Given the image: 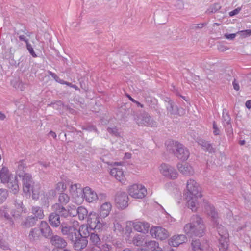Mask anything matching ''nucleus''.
<instances>
[{"mask_svg":"<svg viewBox=\"0 0 251 251\" xmlns=\"http://www.w3.org/2000/svg\"><path fill=\"white\" fill-rule=\"evenodd\" d=\"M20 177L22 178L24 192L25 193H29L31 191L33 193V197H34L36 194V192L33 188V182L31 175L27 174Z\"/></svg>","mask_w":251,"mask_h":251,"instance_id":"obj_13","label":"nucleus"},{"mask_svg":"<svg viewBox=\"0 0 251 251\" xmlns=\"http://www.w3.org/2000/svg\"><path fill=\"white\" fill-rule=\"evenodd\" d=\"M159 171L163 176L169 179L175 180L178 176L176 169L168 164L162 163L159 167Z\"/></svg>","mask_w":251,"mask_h":251,"instance_id":"obj_5","label":"nucleus"},{"mask_svg":"<svg viewBox=\"0 0 251 251\" xmlns=\"http://www.w3.org/2000/svg\"><path fill=\"white\" fill-rule=\"evenodd\" d=\"M87 223L89 226V228L92 230H99L101 229L103 226L102 223L100 221V217L95 212H91L89 214Z\"/></svg>","mask_w":251,"mask_h":251,"instance_id":"obj_12","label":"nucleus"},{"mask_svg":"<svg viewBox=\"0 0 251 251\" xmlns=\"http://www.w3.org/2000/svg\"><path fill=\"white\" fill-rule=\"evenodd\" d=\"M228 234L226 232L223 236L221 235V250L223 249L224 251L226 250L228 248Z\"/></svg>","mask_w":251,"mask_h":251,"instance_id":"obj_36","label":"nucleus"},{"mask_svg":"<svg viewBox=\"0 0 251 251\" xmlns=\"http://www.w3.org/2000/svg\"><path fill=\"white\" fill-rule=\"evenodd\" d=\"M240 10H241L240 8H237L234 9V10L230 11L229 13V14L230 16H233L234 15L238 14L239 13V12L240 11Z\"/></svg>","mask_w":251,"mask_h":251,"instance_id":"obj_60","label":"nucleus"},{"mask_svg":"<svg viewBox=\"0 0 251 251\" xmlns=\"http://www.w3.org/2000/svg\"><path fill=\"white\" fill-rule=\"evenodd\" d=\"M77 215L80 220H83L88 216V211L84 207L79 206L77 208Z\"/></svg>","mask_w":251,"mask_h":251,"instance_id":"obj_37","label":"nucleus"},{"mask_svg":"<svg viewBox=\"0 0 251 251\" xmlns=\"http://www.w3.org/2000/svg\"><path fill=\"white\" fill-rule=\"evenodd\" d=\"M18 211H15L14 209L7 204L0 207V217L13 223L12 218L14 219L19 218Z\"/></svg>","mask_w":251,"mask_h":251,"instance_id":"obj_7","label":"nucleus"},{"mask_svg":"<svg viewBox=\"0 0 251 251\" xmlns=\"http://www.w3.org/2000/svg\"><path fill=\"white\" fill-rule=\"evenodd\" d=\"M48 74L51 76L56 82L59 83H61V82H62L63 80L62 79H61L59 76L55 73L52 72L51 71H48Z\"/></svg>","mask_w":251,"mask_h":251,"instance_id":"obj_53","label":"nucleus"},{"mask_svg":"<svg viewBox=\"0 0 251 251\" xmlns=\"http://www.w3.org/2000/svg\"><path fill=\"white\" fill-rule=\"evenodd\" d=\"M40 237V232L37 228H33L30 230L28 239L31 242H34L39 240Z\"/></svg>","mask_w":251,"mask_h":251,"instance_id":"obj_30","label":"nucleus"},{"mask_svg":"<svg viewBox=\"0 0 251 251\" xmlns=\"http://www.w3.org/2000/svg\"><path fill=\"white\" fill-rule=\"evenodd\" d=\"M237 33L241 37L246 38L251 35V29L240 31Z\"/></svg>","mask_w":251,"mask_h":251,"instance_id":"obj_51","label":"nucleus"},{"mask_svg":"<svg viewBox=\"0 0 251 251\" xmlns=\"http://www.w3.org/2000/svg\"><path fill=\"white\" fill-rule=\"evenodd\" d=\"M143 246L152 251H154V250L158 248H159L158 246V243L154 240H146L144 242Z\"/></svg>","mask_w":251,"mask_h":251,"instance_id":"obj_35","label":"nucleus"},{"mask_svg":"<svg viewBox=\"0 0 251 251\" xmlns=\"http://www.w3.org/2000/svg\"><path fill=\"white\" fill-rule=\"evenodd\" d=\"M203 205L204 212L208 216L211 224L214 227H218L219 225V214L215 210L213 205L209 203L206 201H203Z\"/></svg>","mask_w":251,"mask_h":251,"instance_id":"obj_4","label":"nucleus"},{"mask_svg":"<svg viewBox=\"0 0 251 251\" xmlns=\"http://www.w3.org/2000/svg\"><path fill=\"white\" fill-rule=\"evenodd\" d=\"M68 210V216L74 217L77 215V208L76 209L74 205L70 206Z\"/></svg>","mask_w":251,"mask_h":251,"instance_id":"obj_48","label":"nucleus"},{"mask_svg":"<svg viewBox=\"0 0 251 251\" xmlns=\"http://www.w3.org/2000/svg\"><path fill=\"white\" fill-rule=\"evenodd\" d=\"M128 193L134 198L142 199L146 196L147 190L142 185L134 184L129 187Z\"/></svg>","mask_w":251,"mask_h":251,"instance_id":"obj_9","label":"nucleus"},{"mask_svg":"<svg viewBox=\"0 0 251 251\" xmlns=\"http://www.w3.org/2000/svg\"><path fill=\"white\" fill-rule=\"evenodd\" d=\"M26 45L27 50H28L30 54L32 55V56L34 58L37 57V55L34 51L32 45L29 42L27 43Z\"/></svg>","mask_w":251,"mask_h":251,"instance_id":"obj_54","label":"nucleus"},{"mask_svg":"<svg viewBox=\"0 0 251 251\" xmlns=\"http://www.w3.org/2000/svg\"><path fill=\"white\" fill-rule=\"evenodd\" d=\"M187 238L183 234L173 236L169 240V244L174 247H177L179 245L186 242Z\"/></svg>","mask_w":251,"mask_h":251,"instance_id":"obj_19","label":"nucleus"},{"mask_svg":"<svg viewBox=\"0 0 251 251\" xmlns=\"http://www.w3.org/2000/svg\"><path fill=\"white\" fill-rule=\"evenodd\" d=\"M185 199L188 207L196 211L200 206V201L202 197L201 188L194 179H189L186 184Z\"/></svg>","mask_w":251,"mask_h":251,"instance_id":"obj_1","label":"nucleus"},{"mask_svg":"<svg viewBox=\"0 0 251 251\" xmlns=\"http://www.w3.org/2000/svg\"><path fill=\"white\" fill-rule=\"evenodd\" d=\"M8 191L7 189L0 188V205L4 202L8 197Z\"/></svg>","mask_w":251,"mask_h":251,"instance_id":"obj_42","label":"nucleus"},{"mask_svg":"<svg viewBox=\"0 0 251 251\" xmlns=\"http://www.w3.org/2000/svg\"><path fill=\"white\" fill-rule=\"evenodd\" d=\"M79 225V222L73 219L70 220L69 224L63 223L60 226L61 232L69 240H73L78 236L77 227Z\"/></svg>","mask_w":251,"mask_h":251,"instance_id":"obj_3","label":"nucleus"},{"mask_svg":"<svg viewBox=\"0 0 251 251\" xmlns=\"http://www.w3.org/2000/svg\"><path fill=\"white\" fill-rule=\"evenodd\" d=\"M73 243L75 250L79 251L84 249L88 244V240L84 237L76 236V238L71 240Z\"/></svg>","mask_w":251,"mask_h":251,"instance_id":"obj_16","label":"nucleus"},{"mask_svg":"<svg viewBox=\"0 0 251 251\" xmlns=\"http://www.w3.org/2000/svg\"><path fill=\"white\" fill-rule=\"evenodd\" d=\"M245 105L248 109L251 108V100L247 101L246 102Z\"/></svg>","mask_w":251,"mask_h":251,"instance_id":"obj_64","label":"nucleus"},{"mask_svg":"<svg viewBox=\"0 0 251 251\" xmlns=\"http://www.w3.org/2000/svg\"><path fill=\"white\" fill-rule=\"evenodd\" d=\"M112 205L111 203L109 202H105L103 203L100 209V216L102 218H105L107 217L110 211L111 210Z\"/></svg>","mask_w":251,"mask_h":251,"instance_id":"obj_27","label":"nucleus"},{"mask_svg":"<svg viewBox=\"0 0 251 251\" xmlns=\"http://www.w3.org/2000/svg\"><path fill=\"white\" fill-rule=\"evenodd\" d=\"M52 251H71L70 249L67 248H60V249H54Z\"/></svg>","mask_w":251,"mask_h":251,"instance_id":"obj_63","label":"nucleus"},{"mask_svg":"<svg viewBox=\"0 0 251 251\" xmlns=\"http://www.w3.org/2000/svg\"><path fill=\"white\" fill-rule=\"evenodd\" d=\"M236 36V34L232 33V34H225L224 36L228 40H233L234 39Z\"/></svg>","mask_w":251,"mask_h":251,"instance_id":"obj_59","label":"nucleus"},{"mask_svg":"<svg viewBox=\"0 0 251 251\" xmlns=\"http://www.w3.org/2000/svg\"><path fill=\"white\" fill-rule=\"evenodd\" d=\"M83 189L79 183L71 184L69 187L70 194L76 202H81L83 201Z\"/></svg>","mask_w":251,"mask_h":251,"instance_id":"obj_8","label":"nucleus"},{"mask_svg":"<svg viewBox=\"0 0 251 251\" xmlns=\"http://www.w3.org/2000/svg\"><path fill=\"white\" fill-rule=\"evenodd\" d=\"M90 235L89 229L87 225H82L78 230V236L85 238L86 239Z\"/></svg>","mask_w":251,"mask_h":251,"instance_id":"obj_31","label":"nucleus"},{"mask_svg":"<svg viewBox=\"0 0 251 251\" xmlns=\"http://www.w3.org/2000/svg\"><path fill=\"white\" fill-rule=\"evenodd\" d=\"M66 189V187L64 183L62 182H58L56 184V189L57 190L64 191Z\"/></svg>","mask_w":251,"mask_h":251,"instance_id":"obj_55","label":"nucleus"},{"mask_svg":"<svg viewBox=\"0 0 251 251\" xmlns=\"http://www.w3.org/2000/svg\"><path fill=\"white\" fill-rule=\"evenodd\" d=\"M49 222L53 227H57L60 225L59 215L55 213H50L49 216Z\"/></svg>","mask_w":251,"mask_h":251,"instance_id":"obj_26","label":"nucleus"},{"mask_svg":"<svg viewBox=\"0 0 251 251\" xmlns=\"http://www.w3.org/2000/svg\"><path fill=\"white\" fill-rule=\"evenodd\" d=\"M220 9V4L219 3H215L211 5L206 11L207 14L214 13L218 11Z\"/></svg>","mask_w":251,"mask_h":251,"instance_id":"obj_46","label":"nucleus"},{"mask_svg":"<svg viewBox=\"0 0 251 251\" xmlns=\"http://www.w3.org/2000/svg\"><path fill=\"white\" fill-rule=\"evenodd\" d=\"M233 87L234 90L236 91H239L240 89V86L239 84L236 81V80L234 79V80L233 81L232 83Z\"/></svg>","mask_w":251,"mask_h":251,"instance_id":"obj_62","label":"nucleus"},{"mask_svg":"<svg viewBox=\"0 0 251 251\" xmlns=\"http://www.w3.org/2000/svg\"><path fill=\"white\" fill-rule=\"evenodd\" d=\"M84 199L89 202H92L98 199V196L90 188L86 187L83 188V200Z\"/></svg>","mask_w":251,"mask_h":251,"instance_id":"obj_15","label":"nucleus"},{"mask_svg":"<svg viewBox=\"0 0 251 251\" xmlns=\"http://www.w3.org/2000/svg\"><path fill=\"white\" fill-rule=\"evenodd\" d=\"M174 147V150H176L175 152V154L179 159L182 160L188 159L190 155V152L186 147L178 142L175 143Z\"/></svg>","mask_w":251,"mask_h":251,"instance_id":"obj_10","label":"nucleus"},{"mask_svg":"<svg viewBox=\"0 0 251 251\" xmlns=\"http://www.w3.org/2000/svg\"><path fill=\"white\" fill-rule=\"evenodd\" d=\"M0 247L3 250H6L9 249L8 244L4 241L0 239Z\"/></svg>","mask_w":251,"mask_h":251,"instance_id":"obj_57","label":"nucleus"},{"mask_svg":"<svg viewBox=\"0 0 251 251\" xmlns=\"http://www.w3.org/2000/svg\"><path fill=\"white\" fill-rule=\"evenodd\" d=\"M222 73L221 75L223 76V78H225L226 80L229 81L232 74V71L230 67H226L222 69Z\"/></svg>","mask_w":251,"mask_h":251,"instance_id":"obj_39","label":"nucleus"},{"mask_svg":"<svg viewBox=\"0 0 251 251\" xmlns=\"http://www.w3.org/2000/svg\"><path fill=\"white\" fill-rule=\"evenodd\" d=\"M108 132L112 136L117 137H120V133L119 132L118 129L116 127H108L107 129Z\"/></svg>","mask_w":251,"mask_h":251,"instance_id":"obj_44","label":"nucleus"},{"mask_svg":"<svg viewBox=\"0 0 251 251\" xmlns=\"http://www.w3.org/2000/svg\"><path fill=\"white\" fill-rule=\"evenodd\" d=\"M165 105L167 110H173L174 108V102L169 98H167V100H165Z\"/></svg>","mask_w":251,"mask_h":251,"instance_id":"obj_49","label":"nucleus"},{"mask_svg":"<svg viewBox=\"0 0 251 251\" xmlns=\"http://www.w3.org/2000/svg\"><path fill=\"white\" fill-rule=\"evenodd\" d=\"M150 224L146 221H135L133 223V227L137 231L143 233L148 232Z\"/></svg>","mask_w":251,"mask_h":251,"instance_id":"obj_17","label":"nucleus"},{"mask_svg":"<svg viewBox=\"0 0 251 251\" xmlns=\"http://www.w3.org/2000/svg\"><path fill=\"white\" fill-rule=\"evenodd\" d=\"M7 183L8 184V187L13 194H16L18 192L19 188L16 176H15L14 177H12V179Z\"/></svg>","mask_w":251,"mask_h":251,"instance_id":"obj_28","label":"nucleus"},{"mask_svg":"<svg viewBox=\"0 0 251 251\" xmlns=\"http://www.w3.org/2000/svg\"><path fill=\"white\" fill-rule=\"evenodd\" d=\"M134 120L139 126L153 127L157 125L156 122L145 112L137 113Z\"/></svg>","mask_w":251,"mask_h":251,"instance_id":"obj_6","label":"nucleus"},{"mask_svg":"<svg viewBox=\"0 0 251 251\" xmlns=\"http://www.w3.org/2000/svg\"><path fill=\"white\" fill-rule=\"evenodd\" d=\"M59 204L62 205L67 204L70 201L69 196L66 193H62L60 194L58 197Z\"/></svg>","mask_w":251,"mask_h":251,"instance_id":"obj_41","label":"nucleus"},{"mask_svg":"<svg viewBox=\"0 0 251 251\" xmlns=\"http://www.w3.org/2000/svg\"><path fill=\"white\" fill-rule=\"evenodd\" d=\"M110 175L122 183H125L126 179L123 170L119 168H113L110 171Z\"/></svg>","mask_w":251,"mask_h":251,"instance_id":"obj_20","label":"nucleus"},{"mask_svg":"<svg viewBox=\"0 0 251 251\" xmlns=\"http://www.w3.org/2000/svg\"><path fill=\"white\" fill-rule=\"evenodd\" d=\"M26 168V164L25 163V160H20L17 163V169L16 170V175L15 176H18L19 177H22L25 174L27 173H25V170Z\"/></svg>","mask_w":251,"mask_h":251,"instance_id":"obj_25","label":"nucleus"},{"mask_svg":"<svg viewBox=\"0 0 251 251\" xmlns=\"http://www.w3.org/2000/svg\"><path fill=\"white\" fill-rule=\"evenodd\" d=\"M206 25V23H200L198 24H193L190 25V28L192 30H196L201 29Z\"/></svg>","mask_w":251,"mask_h":251,"instance_id":"obj_50","label":"nucleus"},{"mask_svg":"<svg viewBox=\"0 0 251 251\" xmlns=\"http://www.w3.org/2000/svg\"><path fill=\"white\" fill-rule=\"evenodd\" d=\"M213 134L215 135H218L220 134V130H219L218 126L215 121H214L213 123Z\"/></svg>","mask_w":251,"mask_h":251,"instance_id":"obj_56","label":"nucleus"},{"mask_svg":"<svg viewBox=\"0 0 251 251\" xmlns=\"http://www.w3.org/2000/svg\"><path fill=\"white\" fill-rule=\"evenodd\" d=\"M150 234L156 239L163 240L169 236V232L161 226H153L150 229Z\"/></svg>","mask_w":251,"mask_h":251,"instance_id":"obj_11","label":"nucleus"},{"mask_svg":"<svg viewBox=\"0 0 251 251\" xmlns=\"http://www.w3.org/2000/svg\"><path fill=\"white\" fill-rule=\"evenodd\" d=\"M52 210L55 213L61 216L67 217L68 216V210L63 205L59 203H55L52 206Z\"/></svg>","mask_w":251,"mask_h":251,"instance_id":"obj_23","label":"nucleus"},{"mask_svg":"<svg viewBox=\"0 0 251 251\" xmlns=\"http://www.w3.org/2000/svg\"><path fill=\"white\" fill-rule=\"evenodd\" d=\"M204 226L201 218L197 215H193L190 222L186 224L183 228V231L188 236L201 237L203 235Z\"/></svg>","mask_w":251,"mask_h":251,"instance_id":"obj_2","label":"nucleus"},{"mask_svg":"<svg viewBox=\"0 0 251 251\" xmlns=\"http://www.w3.org/2000/svg\"><path fill=\"white\" fill-rule=\"evenodd\" d=\"M111 249V246L105 244H103L102 246L101 251H109L110 249Z\"/></svg>","mask_w":251,"mask_h":251,"instance_id":"obj_61","label":"nucleus"},{"mask_svg":"<svg viewBox=\"0 0 251 251\" xmlns=\"http://www.w3.org/2000/svg\"><path fill=\"white\" fill-rule=\"evenodd\" d=\"M178 171L183 175L186 176H191L194 175V170L193 167L188 163H178L177 165Z\"/></svg>","mask_w":251,"mask_h":251,"instance_id":"obj_18","label":"nucleus"},{"mask_svg":"<svg viewBox=\"0 0 251 251\" xmlns=\"http://www.w3.org/2000/svg\"><path fill=\"white\" fill-rule=\"evenodd\" d=\"M174 6L176 10H182L184 8V3L182 0H177L174 3Z\"/></svg>","mask_w":251,"mask_h":251,"instance_id":"obj_47","label":"nucleus"},{"mask_svg":"<svg viewBox=\"0 0 251 251\" xmlns=\"http://www.w3.org/2000/svg\"><path fill=\"white\" fill-rule=\"evenodd\" d=\"M198 144L201 146V147L206 151L209 152L214 151V149L212 145L209 144L207 141L202 139H199L197 141Z\"/></svg>","mask_w":251,"mask_h":251,"instance_id":"obj_32","label":"nucleus"},{"mask_svg":"<svg viewBox=\"0 0 251 251\" xmlns=\"http://www.w3.org/2000/svg\"><path fill=\"white\" fill-rule=\"evenodd\" d=\"M14 205L16 209H14L15 211H18L19 214V218L21 216L23 212L25 213L26 212V209L24 208L23 205V202L19 200H15L14 201Z\"/></svg>","mask_w":251,"mask_h":251,"instance_id":"obj_33","label":"nucleus"},{"mask_svg":"<svg viewBox=\"0 0 251 251\" xmlns=\"http://www.w3.org/2000/svg\"><path fill=\"white\" fill-rule=\"evenodd\" d=\"M32 213L35 216L34 217H35L36 219H37V220L38 219H43L44 216L43 210L42 208L39 206L32 207Z\"/></svg>","mask_w":251,"mask_h":251,"instance_id":"obj_34","label":"nucleus"},{"mask_svg":"<svg viewBox=\"0 0 251 251\" xmlns=\"http://www.w3.org/2000/svg\"><path fill=\"white\" fill-rule=\"evenodd\" d=\"M51 244L56 249L64 248L67 245V242L61 237L58 235L53 236L50 239Z\"/></svg>","mask_w":251,"mask_h":251,"instance_id":"obj_22","label":"nucleus"},{"mask_svg":"<svg viewBox=\"0 0 251 251\" xmlns=\"http://www.w3.org/2000/svg\"><path fill=\"white\" fill-rule=\"evenodd\" d=\"M37 222V219L32 216H27L21 223V226L25 228H29L34 226Z\"/></svg>","mask_w":251,"mask_h":251,"instance_id":"obj_29","label":"nucleus"},{"mask_svg":"<svg viewBox=\"0 0 251 251\" xmlns=\"http://www.w3.org/2000/svg\"><path fill=\"white\" fill-rule=\"evenodd\" d=\"M191 246L194 251H202L203 250V246L199 239L193 240Z\"/></svg>","mask_w":251,"mask_h":251,"instance_id":"obj_40","label":"nucleus"},{"mask_svg":"<svg viewBox=\"0 0 251 251\" xmlns=\"http://www.w3.org/2000/svg\"><path fill=\"white\" fill-rule=\"evenodd\" d=\"M16 34L17 35H19L20 34H25L28 37H30L31 35V33L27 30L25 26H22V28L18 30Z\"/></svg>","mask_w":251,"mask_h":251,"instance_id":"obj_52","label":"nucleus"},{"mask_svg":"<svg viewBox=\"0 0 251 251\" xmlns=\"http://www.w3.org/2000/svg\"><path fill=\"white\" fill-rule=\"evenodd\" d=\"M25 34H19L18 35L19 39L21 41L25 42L26 44L28 43V39L25 35Z\"/></svg>","mask_w":251,"mask_h":251,"instance_id":"obj_58","label":"nucleus"},{"mask_svg":"<svg viewBox=\"0 0 251 251\" xmlns=\"http://www.w3.org/2000/svg\"><path fill=\"white\" fill-rule=\"evenodd\" d=\"M39 230L40 234H41L45 238H48L52 234V230L46 221H42L41 222Z\"/></svg>","mask_w":251,"mask_h":251,"instance_id":"obj_21","label":"nucleus"},{"mask_svg":"<svg viewBox=\"0 0 251 251\" xmlns=\"http://www.w3.org/2000/svg\"><path fill=\"white\" fill-rule=\"evenodd\" d=\"M90 240L94 245H98L100 243V238L97 234L91 233L90 235Z\"/></svg>","mask_w":251,"mask_h":251,"instance_id":"obj_45","label":"nucleus"},{"mask_svg":"<svg viewBox=\"0 0 251 251\" xmlns=\"http://www.w3.org/2000/svg\"><path fill=\"white\" fill-rule=\"evenodd\" d=\"M144 242V236L140 234L135 235L132 239L133 244L137 246H143Z\"/></svg>","mask_w":251,"mask_h":251,"instance_id":"obj_38","label":"nucleus"},{"mask_svg":"<svg viewBox=\"0 0 251 251\" xmlns=\"http://www.w3.org/2000/svg\"><path fill=\"white\" fill-rule=\"evenodd\" d=\"M52 107L56 110H61L65 109V106L61 100L56 101L52 102L51 104Z\"/></svg>","mask_w":251,"mask_h":251,"instance_id":"obj_43","label":"nucleus"},{"mask_svg":"<svg viewBox=\"0 0 251 251\" xmlns=\"http://www.w3.org/2000/svg\"><path fill=\"white\" fill-rule=\"evenodd\" d=\"M128 197L124 192H118L115 197V202L118 208L125 209L128 206Z\"/></svg>","mask_w":251,"mask_h":251,"instance_id":"obj_14","label":"nucleus"},{"mask_svg":"<svg viewBox=\"0 0 251 251\" xmlns=\"http://www.w3.org/2000/svg\"><path fill=\"white\" fill-rule=\"evenodd\" d=\"M14 176L11 175L7 168L3 167L0 172V177L1 181L2 183H6L12 177Z\"/></svg>","mask_w":251,"mask_h":251,"instance_id":"obj_24","label":"nucleus"}]
</instances>
